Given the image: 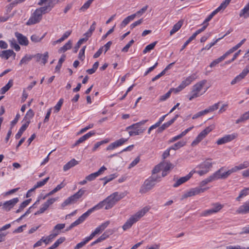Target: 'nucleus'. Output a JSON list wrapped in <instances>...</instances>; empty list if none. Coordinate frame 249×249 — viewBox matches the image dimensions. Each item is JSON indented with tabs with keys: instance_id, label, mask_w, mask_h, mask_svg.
<instances>
[{
	"instance_id": "nucleus-56",
	"label": "nucleus",
	"mask_w": 249,
	"mask_h": 249,
	"mask_svg": "<svg viewBox=\"0 0 249 249\" xmlns=\"http://www.w3.org/2000/svg\"><path fill=\"white\" fill-rule=\"evenodd\" d=\"M65 240V238L64 237H62L58 239L55 243L52 245L54 249L56 248L60 244L62 243Z\"/></svg>"
},
{
	"instance_id": "nucleus-50",
	"label": "nucleus",
	"mask_w": 249,
	"mask_h": 249,
	"mask_svg": "<svg viewBox=\"0 0 249 249\" xmlns=\"http://www.w3.org/2000/svg\"><path fill=\"white\" fill-rule=\"evenodd\" d=\"M89 239L88 238V237H86L83 241L80 243L77 244L76 246L74 247V249H79L84 246L89 241Z\"/></svg>"
},
{
	"instance_id": "nucleus-61",
	"label": "nucleus",
	"mask_w": 249,
	"mask_h": 249,
	"mask_svg": "<svg viewBox=\"0 0 249 249\" xmlns=\"http://www.w3.org/2000/svg\"><path fill=\"white\" fill-rule=\"evenodd\" d=\"M86 46H85L83 47L82 49L80 50L79 55H78V58L81 60H83L85 58V51L86 49Z\"/></svg>"
},
{
	"instance_id": "nucleus-63",
	"label": "nucleus",
	"mask_w": 249,
	"mask_h": 249,
	"mask_svg": "<svg viewBox=\"0 0 249 249\" xmlns=\"http://www.w3.org/2000/svg\"><path fill=\"white\" fill-rule=\"evenodd\" d=\"M199 96V93L195 91L192 89V90L191 92V95L189 97V101L192 100L194 98H196Z\"/></svg>"
},
{
	"instance_id": "nucleus-60",
	"label": "nucleus",
	"mask_w": 249,
	"mask_h": 249,
	"mask_svg": "<svg viewBox=\"0 0 249 249\" xmlns=\"http://www.w3.org/2000/svg\"><path fill=\"white\" fill-rule=\"evenodd\" d=\"M163 166H162V168L165 171L168 172L171 169L173 168V165L170 162H166L164 163H162Z\"/></svg>"
},
{
	"instance_id": "nucleus-49",
	"label": "nucleus",
	"mask_w": 249,
	"mask_h": 249,
	"mask_svg": "<svg viewBox=\"0 0 249 249\" xmlns=\"http://www.w3.org/2000/svg\"><path fill=\"white\" fill-rule=\"evenodd\" d=\"M49 178V177H47L42 180L37 182L36 183L35 185V188H40L44 186L48 182Z\"/></svg>"
},
{
	"instance_id": "nucleus-18",
	"label": "nucleus",
	"mask_w": 249,
	"mask_h": 249,
	"mask_svg": "<svg viewBox=\"0 0 249 249\" xmlns=\"http://www.w3.org/2000/svg\"><path fill=\"white\" fill-rule=\"evenodd\" d=\"M15 35L19 44L22 46H27L28 45L29 40L25 36L18 32H16Z\"/></svg>"
},
{
	"instance_id": "nucleus-6",
	"label": "nucleus",
	"mask_w": 249,
	"mask_h": 249,
	"mask_svg": "<svg viewBox=\"0 0 249 249\" xmlns=\"http://www.w3.org/2000/svg\"><path fill=\"white\" fill-rule=\"evenodd\" d=\"M214 126L213 125H211L207 127L205 129L202 130L195 139V140L192 142V146H194L196 145L200 142L213 129Z\"/></svg>"
},
{
	"instance_id": "nucleus-32",
	"label": "nucleus",
	"mask_w": 249,
	"mask_h": 249,
	"mask_svg": "<svg viewBox=\"0 0 249 249\" xmlns=\"http://www.w3.org/2000/svg\"><path fill=\"white\" fill-rule=\"evenodd\" d=\"M220 103V102H218V103H215L214 105L211 106L209 107L208 108L204 109V111H205L206 114L213 112V111L217 110L219 107Z\"/></svg>"
},
{
	"instance_id": "nucleus-30",
	"label": "nucleus",
	"mask_w": 249,
	"mask_h": 249,
	"mask_svg": "<svg viewBox=\"0 0 249 249\" xmlns=\"http://www.w3.org/2000/svg\"><path fill=\"white\" fill-rule=\"evenodd\" d=\"M34 58L33 55L26 54L20 61L19 65L21 66L23 64H27Z\"/></svg>"
},
{
	"instance_id": "nucleus-43",
	"label": "nucleus",
	"mask_w": 249,
	"mask_h": 249,
	"mask_svg": "<svg viewBox=\"0 0 249 249\" xmlns=\"http://www.w3.org/2000/svg\"><path fill=\"white\" fill-rule=\"evenodd\" d=\"M186 142L183 141H180L173 145L170 147V149L176 150L185 145Z\"/></svg>"
},
{
	"instance_id": "nucleus-53",
	"label": "nucleus",
	"mask_w": 249,
	"mask_h": 249,
	"mask_svg": "<svg viewBox=\"0 0 249 249\" xmlns=\"http://www.w3.org/2000/svg\"><path fill=\"white\" fill-rule=\"evenodd\" d=\"M148 7V5H145L139 11H137L136 13L132 14V15H135V18L137 16H141L147 10Z\"/></svg>"
},
{
	"instance_id": "nucleus-52",
	"label": "nucleus",
	"mask_w": 249,
	"mask_h": 249,
	"mask_svg": "<svg viewBox=\"0 0 249 249\" xmlns=\"http://www.w3.org/2000/svg\"><path fill=\"white\" fill-rule=\"evenodd\" d=\"M244 77L242 75L241 73H240L239 75L236 76L231 82V85H233L240 81L242 79H243Z\"/></svg>"
},
{
	"instance_id": "nucleus-59",
	"label": "nucleus",
	"mask_w": 249,
	"mask_h": 249,
	"mask_svg": "<svg viewBox=\"0 0 249 249\" xmlns=\"http://www.w3.org/2000/svg\"><path fill=\"white\" fill-rule=\"evenodd\" d=\"M163 166V164L161 163L156 165L152 170V174H155L159 173L162 169Z\"/></svg>"
},
{
	"instance_id": "nucleus-34",
	"label": "nucleus",
	"mask_w": 249,
	"mask_h": 249,
	"mask_svg": "<svg viewBox=\"0 0 249 249\" xmlns=\"http://www.w3.org/2000/svg\"><path fill=\"white\" fill-rule=\"evenodd\" d=\"M71 45L72 41L70 40L63 47H61L58 50V52L61 53L67 51L71 48Z\"/></svg>"
},
{
	"instance_id": "nucleus-23",
	"label": "nucleus",
	"mask_w": 249,
	"mask_h": 249,
	"mask_svg": "<svg viewBox=\"0 0 249 249\" xmlns=\"http://www.w3.org/2000/svg\"><path fill=\"white\" fill-rule=\"evenodd\" d=\"M95 132L94 131H91L88 133L86 134L84 136L80 137L75 142V145L79 144L80 143L83 142L92 136L95 135Z\"/></svg>"
},
{
	"instance_id": "nucleus-39",
	"label": "nucleus",
	"mask_w": 249,
	"mask_h": 249,
	"mask_svg": "<svg viewBox=\"0 0 249 249\" xmlns=\"http://www.w3.org/2000/svg\"><path fill=\"white\" fill-rule=\"evenodd\" d=\"M113 197L114 198L116 202H118L123 198H124L125 195V193H119L118 192H115L112 194Z\"/></svg>"
},
{
	"instance_id": "nucleus-9",
	"label": "nucleus",
	"mask_w": 249,
	"mask_h": 249,
	"mask_svg": "<svg viewBox=\"0 0 249 249\" xmlns=\"http://www.w3.org/2000/svg\"><path fill=\"white\" fill-rule=\"evenodd\" d=\"M94 211L91 208L89 209L88 210L87 212L83 213L81 216H80L76 220H75L74 222L72 223L69 227L68 228L67 231L70 230L73 228L74 227H75L80 224L84 222L85 219L91 213Z\"/></svg>"
},
{
	"instance_id": "nucleus-3",
	"label": "nucleus",
	"mask_w": 249,
	"mask_h": 249,
	"mask_svg": "<svg viewBox=\"0 0 249 249\" xmlns=\"http://www.w3.org/2000/svg\"><path fill=\"white\" fill-rule=\"evenodd\" d=\"M44 9L41 8H37L32 14L31 17L26 22V25H31L40 22L42 18V14L47 13Z\"/></svg>"
},
{
	"instance_id": "nucleus-57",
	"label": "nucleus",
	"mask_w": 249,
	"mask_h": 249,
	"mask_svg": "<svg viewBox=\"0 0 249 249\" xmlns=\"http://www.w3.org/2000/svg\"><path fill=\"white\" fill-rule=\"evenodd\" d=\"M63 103V99H60L57 104L54 106V109L55 112H58L60 110L61 107Z\"/></svg>"
},
{
	"instance_id": "nucleus-45",
	"label": "nucleus",
	"mask_w": 249,
	"mask_h": 249,
	"mask_svg": "<svg viewBox=\"0 0 249 249\" xmlns=\"http://www.w3.org/2000/svg\"><path fill=\"white\" fill-rule=\"evenodd\" d=\"M94 0H88L87 1L84 5L80 8V11L82 12L86 11L90 6L91 4Z\"/></svg>"
},
{
	"instance_id": "nucleus-36",
	"label": "nucleus",
	"mask_w": 249,
	"mask_h": 249,
	"mask_svg": "<svg viewBox=\"0 0 249 249\" xmlns=\"http://www.w3.org/2000/svg\"><path fill=\"white\" fill-rule=\"evenodd\" d=\"M172 92L176 93V88H171L165 94L162 95L160 97V101H164L168 99L171 95V94Z\"/></svg>"
},
{
	"instance_id": "nucleus-11",
	"label": "nucleus",
	"mask_w": 249,
	"mask_h": 249,
	"mask_svg": "<svg viewBox=\"0 0 249 249\" xmlns=\"http://www.w3.org/2000/svg\"><path fill=\"white\" fill-rule=\"evenodd\" d=\"M47 3V5L45 6L41 7L40 8L44 9V11L48 13L52 10L54 7L56 3L54 2L53 0H39L37 4L39 6H42L44 4Z\"/></svg>"
},
{
	"instance_id": "nucleus-21",
	"label": "nucleus",
	"mask_w": 249,
	"mask_h": 249,
	"mask_svg": "<svg viewBox=\"0 0 249 249\" xmlns=\"http://www.w3.org/2000/svg\"><path fill=\"white\" fill-rule=\"evenodd\" d=\"M13 55L14 58L16 56V53L12 50H7L2 51L0 53V57L7 60L10 56Z\"/></svg>"
},
{
	"instance_id": "nucleus-40",
	"label": "nucleus",
	"mask_w": 249,
	"mask_h": 249,
	"mask_svg": "<svg viewBox=\"0 0 249 249\" xmlns=\"http://www.w3.org/2000/svg\"><path fill=\"white\" fill-rule=\"evenodd\" d=\"M31 199H29L24 201L19 206L18 209L16 211V213L21 212L24 208H25L31 202Z\"/></svg>"
},
{
	"instance_id": "nucleus-29",
	"label": "nucleus",
	"mask_w": 249,
	"mask_h": 249,
	"mask_svg": "<svg viewBox=\"0 0 249 249\" xmlns=\"http://www.w3.org/2000/svg\"><path fill=\"white\" fill-rule=\"evenodd\" d=\"M183 22L181 20L178 21L176 24H175L172 30L170 32V35L172 36L176 32L178 31L182 25Z\"/></svg>"
},
{
	"instance_id": "nucleus-48",
	"label": "nucleus",
	"mask_w": 249,
	"mask_h": 249,
	"mask_svg": "<svg viewBox=\"0 0 249 249\" xmlns=\"http://www.w3.org/2000/svg\"><path fill=\"white\" fill-rule=\"evenodd\" d=\"M109 224L110 221H107L97 227L96 229L101 233L109 225Z\"/></svg>"
},
{
	"instance_id": "nucleus-42",
	"label": "nucleus",
	"mask_w": 249,
	"mask_h": 249,
	"mask_svg": "<svg viewBox=\"0 0 249 249\" xmlns=\"http://www.w3.org/2000/svg\"><path fill=\"white\" fill-rule=\"evenodd\" d=\"M213 181H214V178L213 176V175H211L205 179L203 180L200 183V186L201 187L204 186L207 184L208 183L211 182Z\"/></svg>"
},
{
	"instance_id": "nucleus-44",
	"label": "nucleus",
	"mask_w": 249,
	"mask_h": 249,
	"mask_svg": "<svg viewBox=\"0 0 249 249\" xmlns=\"http://www.w3.org/2000/svg\"><path fill=\"white\" fill-rule=\"evenodd\" d=\"M212 206L213 207L212 209L215 213L219 212L224 207V205H222L219 203H213L212 204Z\"/></svg>"
},
{
	"instance_id": "nucleus-41",
	"label": "nucleus",
	"mask_w": 249,
	"mask_h": 249,
	"mask_svg": "<svg viewBox=\"0 0 249 249\" xmlns=\"http://www.w3.org/2000/svg\"><path fill=\"white\" fill-rule=\"evenodd\" d=\"M46 33H45L41 37H39L38 36H37V35H33L31 36V40L32 42H33L34 43H38V42H40L42 39L44 37V36H45Z\"/></svg>"
},
{
	"instance_id": "nucleus-13",
	"label": "nucleus",
	"mask_w": 249,
	"mask_h": 249,
	"mask_svg": "<svg viewBox=\"0 0 249 249\" xmlns=\"http://www.w3.org/2000/svg\"><path fill=\"white\" fill-rule=\"evenodd\" d=\"M237 134L235 133H233L231 134L226 135L223 137L219 139L216 141V143L218 145H221L228 142H231L233 140L235 139L237 137Z\"/></svg>"
},
{
	"instance_id": "nucleus-22",
	"label": "nucleus",
	"mask_w": 249,
	"mask_h": 249,
	"mask_svg": "<svg viewBox=\"0 0 249 249\" xmlns=\"http://www.w3.org/2000/svg\"><path fill=\"white\" fill-rule=\"evenodd\" d=\"M192 174L190 173L189 174L185 177H181L179 179H178L176 182L173 185L174 187H177L181 184L185 183L188 180L192 177Z\"/></svg>"
},
{
	"instance_id": "nucleus-15",
	"label": "nucleus",
	"mask_w": 249,
	"mask_h": 249,
	"mask_svg": "<svg viewBox=\"0 0 249 249\" xmlns=\"http://www.w3.org/2000/svg\"><path fill=\"white\" fill-rule=\"evenodd\" d=\"M18 197L14 198L10 200L5 201L2 204V209L6 212L9 211L18 202Z\"/></svg>"
},
{
	"instance_id": "nucleus-25",
	"label": "nucleus",
	"mask_w": 249,
	"mask_h": 249,
	"mask_svg": "<svg viewBox=\"0 0 249 249\" xmlns=\"http://www.w3.org/2000/svg\"><path fill=\"white\" fill-rule=\"evenodd\" d=\"M207 80L204 79L202 80L193 86L192 89L198 93L201 90L202 88L206 84Z\"/></svg>"
},
{
	"instance_id": "nucleus-12",
	"label": "nucleus",
	"mask_w": 249,
	"mask_h": 249,
	"mask_svg": "<svg viewBox=\"0 0 249 249\" xmlns=\"http://www.w3.org/2000/svg\"><path fill=\"white\" fill-rule=\"evenodd\" d=\"M195 79V75H192L187 77L184 80L182 81L181 84L176 88V93L181 91L186 87L189 85Z\"/></svg>"
},
{
	"instance_id": "nucleus-20",
	"label": "nucleus",
	"mask_w": 249,
	"mask_h": 249,
	"mask_svg": "<svg viewBox=\"0 0 249 249\" xmlns=\"http://www.w3.org/2000/svg\"><path fill=\"white\" fill-rule=\"evenodd\" d=\"M224 168L221 167L218 170L212 174L214 180L218 179H225V173L223 172Z\"/></svg>"
},
{
	"instance_id": "nucleus-19",
	"label": "nucleus",
	"mask_w": 249,
	"mask_h": 249,
	"mask_svg": "<svg viewBox=\"0 0 249 249\" xmlns=\"http://www.w3.org/2000/svg\"><path fill=\"white\" fill-rule=\"evenodd\" d=\"M238 214H246L249 213V201H246L240 206L236 211Z\"/></svg>"
},
{
	"instance_id": "nucleus-17",
	"label": "nucleus",
	"mask_w": 249,
	"mask_h": 249,
	"mask_svg": "<svg viewBox=\"0 0 249 249\" xmlns=\"http://www.w3.org/2000/svg\"><path fill=\"white\" fill-rule=\"evenodd\" d=\"M34 58L36 59V61L39 62L41 61V63L43 65L47 62V60L49 57L48 53L45 52L44 54L37 53L35 55H33Z\"/></svg>"
},
{
	"instance_id": "nucleus-8",
	"label": "nucleus",
	"mask_w": 249,
	"mask_h": 249,
	"mask_svg": "<svg viewBox=\"0 0 249 249\" xmlns=\"http://www.w3.org/2000/svg\"><path fill=\"white\" fill-rule=\"evenodd\" d=\"M147 122V120H142L139 123H136L132 125H131L126 127V130H129L130 129L135 128L136 131H129V134L130 136H134V135H138L141 133H142L145 130L144 129H139V127L140 125L144 124Z\"/></svg>"
},
{
	"instance_id": "nucleus-2",
	"label": "nucleus",
	"mask_w": 249,
	"mask_h": 249,
	"mask_svg": "<svg viewBox=\"0 0 249 249\" xmlns=\"http://www.w3.org/2000/svg\"><path fill=\"white\" fill-rule=\"evenodd\" d=\"M116 202H117L111 194L107 196L106 199L93 207L92 209L94 211L95 210L101 209L104 206H105V209L106 210H108L112 208Z\"/></svg>"
},
{
	"instance_id": "nucleus-37",
	"label": "nucleus",
	"mask_w": 249,
	"mask_h": 249,
	"mask_svg": "<svg viewBox=\"0 0 249 249\" xmlns=\"http://www.w3.org/2000/svg\"><path fill=\"white\" fill-rule=\"evenodd\" d=\"M34 116V112L33 110L31 109H30L26 113L24 118V120L26 122H29V124L30 123V120L32 119Z\"/></svg>"
},
{
	"instance_id": "nucleus-47",
	"label": "nucleus",
	"mask_w": 249,
	"mask_h": 249,
	"mask_svg": "<svg viewBox=\"0 0 249 249\" xmlns=\"http://www.w3.org/2000/svg\"><path fill=\"white\" fill-rule=\"evenodd\" d=\"M157 43V41H155V42L148 45L147 46H146V47L145 48V49L143 50V53H146L147 52H148L150 51L151 50H152V49H153L155 47V45H156Z\"/></svg>"
},
{
	"instance_id": "nucleus-35",
	"label": "nucleus",
	"mask_w": 249,
	"mask_h": 249,
	"mask_svg": "<svg viewBox=\"0 0 249 249\" xmlns=\"http://www.w3.org/2000/svg\"><path fill=\"white\" fill-rule=\"evenodd\" d=\"M249 188H246L240 192L239 195L236 198V200L238 201H240L241 199L244 197H245L249 194Z\"/></svg>"
},
{
	"instance_id": "nucleus-58",
	"label": "nucleus",
	"mask_w": 249,
	"mask_h": 249,
	"mask_svg": "<svg viewBox=\"0 0 249 249\" xmlns=\"http://www.w3.org/2000/svg\"><path fill=\"white\" fill-rule=\"evenodd\" d=\"M134 41L131 39L122 50L123 52L126 53L128 51L129 48L134 43Z\"/></svg>"
},
{
	"instance_id": "nucleus-5",
	"label": "nucleus",
	"mask_w": 249,
	"mask_h": 249,
	"mask_svg": "<svg viewBox=\"0 0 249 249\" xmlns=\"http://www.w3.org/2000/svg\"><path fill=\"white\" fill-rule=\"evenodd\" d=\"M85 192V190L82 189H80L77 193L73 195L70 196L66 199L61 204L62 207L64 208L67 205L75 203Z\"/></svg>"
},
{
	"instance_id": "nucleus-64",
	"label": "nucleus",
	"mask_w": 249,
	"mask_h": 249,
	"mask_svg": "<svg viewBox=\"0 0 249 249\" xmlns=\"http://www.w3.org/2000/svg\"><path fill=\"white\" fill-rule=\"evenodd\" d=\"M97 177H98L97 176V175L96 174V173L95 172V173H92V174H90V175L87 176L86 177V179L88 180V181H92V180H93L95 178H96Z\"/></svg>"
},
{
	"instance_id": "nucleus-54",
	"label": "nucleus",
	"mask_w": 249,
	"mask_h": 249,
	"mask_svg": "<svg viewBox=\"0 0 249 249\" xmlns=\"http://www.w3.org/2000/svg\"><path fill=\"white\" fill-rule=\"evenodd\" d=\"M224 60V58L222 56H220L218 58L213 60L210 64V67L213 68L214 66H215L217 64L222 61Z\"/></svg>"
},
{
	"instance_id": "nucleus-10",
	"label": "nucleus",
	"mask_w": 249,
	"mask_h": 249,
	"mask_svg": "<svg viewBox=\"0 0 249 249\" xmlns=\"http://www.w3.org/2000/svg\"><path fill=\"white\" fill-rule=\"evenodd\" d=\"M206 190L207 188H202L200 187L192 188L183 194V195L182 196V199H184L188 197L196 196L201 193H203Z\"/></svg>"
},
{
	"instance_id": "nucleus-28",
	"label": "nucleus",
	"mask_w": 249,
	"mask_h": 249,
	"mask_svg": "<svg viewBox=\"0 0 249 249\" xmlns=\"http://www.w3.org/2000/svg\"><path fill=\"white\" fill-rule=\"evenodd\" d=\"M135 18V15H130L127 17L125 18L120 24V27L121 28H123L126 25H127L129 22L132 20H133Z\"/></svg>"
},
{
	"instance_id": "nucleus-24",
	"label": "nucleus",
	"mask_w": 249,
	"mask_h": 249,
	"mask_svg": "<svg viewBox=\"0 0 249 249\" xmlns=\"http://www.w3.org/2000/svg\"><path fill=\"white\" fill-rule=\"evenodd\" d=\"M225 9L222 5L220 4L214 11H213L204 21L203 24H206L208 22L211 20L213 17L216 15L218 12L220 11L221 10Z\"/></svg>"
},
{
	"instance_id": "nucleus-31",
	"label": "nucleus",
	"mask_w": 249,
	"mask_h": 249,
	"mask_svg": "<svg viewBox=\"0 0 249 249\" xmlns=\"http://www.w3.org/2000/svg\"><path fill=\"white\" fill-rule=\"evenodd\" d=\"M13 80L11 79L5 86L0 89V93L2 94L5 93L13 86Z\"/></svg>"
},
{
	"instance_id": "nucleus-16",
	"label": "nucleus",
	"mask_w": 249,
	"mask_h": 249,
	"mask_svg": "<svg viewBox=\"0 0 249 249\" xmlns=\"http://www.w3.org/2000/svg\"><path fill=\"white\" fill-rule=\"evenodd\" d=\"M127 141V139L124 138H121L118 140L116 141L115 142L110 143L107 147V150H113L119 146H120L124 144L126 141Z\"/></svg>"
},
{
	"instance_id": "nucleus-7",
	"label": "nucleus",
	"mask_w": 249,
	"mask_h": 249,
	"mask_svg": "<svg viewBox=\"0 0 249 249\" xmlns=\"http://www.w3.org/2000/svg\"><path fill=\"white\" fill-rule=\"evenodd\" d=\"M156 184L154 180L152 178H148L146 179L141 186L139 192L141 194H145L152 190Z\"/></svg>"
},
{
	"instance_id": "nucleus-26",
	"label": "nucleus",
	"mask_w": 249,
	"mask_h": 249,
	"mask_svg": "<svg viewBox=\"0 0 249 249\" xmlns=\"http://www.w3.org/2000/svg\"><path fill=\"white\" fill-rule=\"evenodd\" d=\"M78 162L74 159L71 160L63 166V170L66 171L71 167L78 164Z\"/></svg>"
},
{
	"instance_id": "nucleus-62",
	"label": "nucleus",
	"mask_w": 249,
	"mask_h": 249,
	"mask_svg": "<svg viewBox=\"0 0 249 249\" xmlns=\"http://www.w3.org/2000/svg\"><path fill=\"white\" fill-rule=\"evenodd\" d=\"M109 236L108 234L107 233V231H106L103 234H102L97 239V241L101 242L106 239H107Z\"/></svg>"
},
{
	"instance_id": "nucleus-14",
	"label": "nucleus",
	"mask_w": 249,
	"mask_h": 249,
	"mask_svg": "<svg viewBox=\"0 0 249 249\" xmlns=\"http://www.w3.org/2000/svg\"><path fill=\"white\" fill-rule=\"evenodd\" d=\"M57 200V198H52L48 199L41 205L39 210L36 212L35 214L37 215L44 213L45 211L48 209L49 206L53 204Z\"/></svg>"
},
{
	"instance_id": "nucleus-27",
	"label": "nucleus",
	"mask_w": 249,
	"mask_h": 249,
	"mask_svg": "<svg viewBox=\"0 0 249 249\" xmlns=\"http://www.w3.org/2000/svg\"><path fill=\"white\" fill-rule=\"evenodd\" d=\"M29 125V122H26L24 124H23L21 127L20 128L18 132L15 135V138L16 139H18L21 136L23 132L27 129Z\"/></svg>"
},
{
	"instance_id": "nucleus-51",
	"label": "nucleus",
	"mask_w": 249,
	"mask_h": 249,
	"mask_svg": "<svg viewBox=\"0 0 249 249\" xmlns=\"http://www.w3.org/2000/svg\"><path fill=\"white\" fill-rule=\"evenodd\" d=\"M238 171L241 170L245 169L249 166V161H245L243 163L239 164L238 165L236 166Z\"/></svg>"
},
{
	"instance_id": "nucleus-46",
	"label": "nucleus",
	"mask_w": 249,
	"mask_h": 249,
	"mask_svg": "<svg viewBox=\"0 0 249 249\" xmlns=\"http://www.w3.org/2000/svg\"><path fill=\"white\" fill-rule=\"evenodd\" d=\"M87 41V38H81L77 42L76 45L74 47L73 49V53H76L79 49L81 45L84 42H86Z\"/></svg>"
},
{
	"instance_id": "nucleus-1",
	"label": "nucleus",
	"mask_w": 249,
	"mask_h": 249,
	"mask_svg": "<svg viewBox=\"0 0 249 249\" xmlns=\"http://www.w3.org/2000/svg\"><path fill=\"white\" fill-rule=\"evenodd\" d=\"M149 208L147 207H144L139 211L135 214L132 215L124 224L123 229L124 231L130 228L133 224L138 221L144 214L149 211Z\"/></svg>"
},
{
	"instance_id": "nucleus-55",
	"label": "nucleus",
	"mask_w": 249,
	"mask_h": 249,
	"mask_svg": "<svg viewBox=\"0 0 249 249\" xmlns=\"http://www.w3.org/2000/svg\"><path fill=\"white\" fill-rule=\"evenodd\" d=\"M10 43L11 47L13 48L16 51H19L20 49V47L16 41V40L13 39L12 40H10Z\"/></svg>"
},
{
	"instance_id": "nucleus-38",
	"label": "nucleus",
	"mask_w": 249,
	"mask_h": 249,
	"mask_svg": "<svg viewBox=\"0 0 249 249\" xmlns=\"http://www.w3.org/2000/svg\"><path fill=\"white\" fill-rule=\"evenodd\" d=\"M246 15L247 16H249V2L246 5V6L241 11L239 16L240 17H244V18H246Z\"/></svg>"
},
{
	"instance_id": "nucleus-4",
	"label": "nucleus",
	"mask_w": 249,
	"mask_h": 249,
	"mask_svg": "<svg viewBox=\"0 0 249 249\" xmlns=\"http://www.w3.org/2000/svg\"><path fill=\"white\" fill-rule=\"evenodd\" d=\"M211 161V159H207L197 167V168H199V170H196L195 172L200 176H203L209 172L213 164V163Z\"/></svg>"
},
{
	"instance_id": "nucleus-33",
	"label": "nucleus",
	"mask_w": 249,
	"mask_h": 249,
	"mask_svg": "<svg viewBox=\"0 0 249 249\" xmlns=\"http://www.w3.org/2000/svg\"><path fill=\"white\" fill-rule=\"evenodd\" d=\"M57 234L51 233L46 238L44 237H42V238L43 240V243H44L46 245H48L50 243L52 242L53 239L55 238Z\"/></svg>"
}]
</instances>
